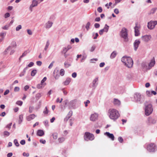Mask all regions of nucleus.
<instances>
[{
    "instance_id": "obj_1",
    "label": "nucleus",
    "mask_w": 157,
    "mask_h": 157,
    "mask_svg": "<svg viewBox=\"0 0 157 157\" xmlns=\"http://www.w3.org/2000/svg\"><path fill=\"white\" fill-rule=\"evenodd\" d=\"M121 61L124 65L128 68H130L132 67L133 63L131 57L124 56L122 58Z\"/></svg>"
},
{
    "instance_id": "obj_2",
    "label": "nucleus",
    "mask_w": 157,
    "mask_h": 157,
    "mask_svg": "<svg viewBox=\"0 0 157 157\" xmlns=\"http://www.w3.org/2000/svg\"><path fill=\"white\" fill-rule=\"evenodd\" d=\"M108 114L109 117L114 121L117 119L119 117L118 111L114 109H110L109 110Z\"/></svg>"
},
{
    "instance_id": "obj_3",
    "label": "nucleus",
    "mask_w": 157,
    "mask_h": 157,
    "mask_svg": "<svg viewBox=\"0 0 157 157\" xmlns=\"http://www.w3.org/2000/svg\"><path fill=\"white\" fill-rule=\"evenodd\" d=\"M132 100L135 102H139L140 103H142L143 101L141 95L140 94L137 93H135L134 94Z\"/></svg>"
},
{
    "instance_id": "obj_4",
    "label": "nucleus",
    "mask_w": 157,
    "mask_h": 157,
    "mask_svg": "<svg viewBox=\"0 0 157 157\" xmlns=\"http://www.w3.org/2000/svg\"><path fill=\"white\" fill-rule=\"evenodd\" d=\"M145 114L147 116H149L151 113L153 111V108L151 104H149L147 105L145 104Z\"/></svg>"
},
{
    "instance_id": "obj_5",
    "label": "nucleus",
    "mask_w": 157,
    "mask_h": 157,
    "mask_svg": "<svg viewBox=\"0 0 157 157\" xmlns=\"http://www.w3.org/2000/svg\"><path fill=\"white\" fill-rule=\"evenodd\" d=\"M145 146H146L147 150L150 152H154L156 150V146L154 143H151L147 145H145Z\"/></svg>"
},
{
    "instance_id": "obj_6",
    "label": "nucleus",
    "mask_w": 157,
    "mask_h": 157,
    "mask_svg": "<svg viewBox=\"0 0 157 157\" xmlns=\"http://www.w3.org/2000/svg\"><path fill=\"white\" fill-rule=\"evenodd\" d=\"M126 29L124 27L122 28L121 32V37L124 39V41H128V33Z\"/></svg>"
},
{
    "instance_id": "obj_7",
    "label": "nucleus",
    "mask_w": 157,
    "mask_h": 157,
    "mask_svg": "<svg viewBox=\"0 0 157 157\" xmlns=\"http://www.w3.org/2000/svg\"><path fill=\"white\" fill-rule=\"evenodd\" d=\"M94 138V137L93 134L89 132H86L84 135V139L85 140H92Z\"/></svg>"
},
{
    "instance_id": "obj_8",
    "label": "nucleus",
    "mask_w": 157,
    "mask_h": 157,
    "mask_svg": "<svg viewBox=\"0 0 157 157\" xmlns=\"http://www.w3.org/2000/svg\"><path fill=\"white\" fill-rule=\"evenodd\" d=\"M157 24V21H151L148 22L147 27L150 29H154L155 25Z\"/></svg>"
},
{
    "instance_id": "obj_9",
    "label": "nucleus",
    "mask_w": 157,
    "mask_h": 157,
    "mask_svg": "<svg viewBox=\"0 0 157 157\" xmlns=\"http://www.w3.org/2000/svg\"><path fill=\"white\" fill-rule=\"evenodd\" d=\"M76 101V100H73L70 101L68 104L69 109H75Z\"/></svg>"
},
{
    "instance_id": "obj_10",
    "label": "nucleus",
    "mask_w": 157,
    "mask_h": 157,
    "mask_svg": "<svg viewBox=\"0 0 157 157\" xmlns=\"http://www.w3.org/2000/svg\"><path fill=\"white\" fill-rule=\"evenodd\" d=\"M151 38V36L150 35H145L142 36L141 39L143 41L145 42H147L150 40Z\"/></svg>"
},
{
    "instance_id": "obj_11",
    "label": "nucleus",
    "mask_w": 157,
    "mask_h": 157,
    "mask_svg": "<svg viewBox=\"0 0 157 157\" xmlns=\"http://www.w3.org/2000/svg\"><path fill=\"white\" fill-rule=\"evenodd\" d=\"M140 42L138 40H136L133 44L134 47V50L135 51H136L139 45L140 44Z\"/></svg>"
},
{
    "instance_id": "obj_12",
    "label": "nucleus",
    "mask_w": 157,
    "mask_h": 157,
    "mask_svg": "<svg viewBox=\"0 0 157 157\" xmlns=\"http://www.w3.org/2000/svg\"><path fill=\"white\" fill-rule=\"evenodd\" d=\"M98 80V77H96L93 80L92 82V87L94 89H95L98 85L97 82Z\"/></svg>"
},
{
    "instance_id": "obj_13",
    "label": "nucleus",
    "mask_w": 157,
    "mask_h": 157,
    "mask_svg": "<svg viewBox=\"0 0 157 157\" xmlns=\"http://www.w3.org/2000/svg\"><path fill=\"white\" fill-rule=\"evenodd\" d=\"M104 135L107 136L108 138L111 139L112 140H114V136L113 134L110 133L108 132H106L104 133Z\"/></svg>"
},
{
    "instance_id": "obj_14",
    "label": "nucleus",
    "mask_w": 157,
    "mask_h": 157,
    "mask_svg": "<svg viewBox=\"0 0 157 157\" xmlns=\"http://www.w3.org/2000/svg\"><path fill=\"white\" fill-rule=\"evenodd\" d=\"M38 4V1L36 0H33L32 2V4L30 5L29 8L32 11V8L35 6H37Z\"/></svg>"
},
{
    "instance_id": "obj_15",
    "label": "nucleus",
    "mask_w": 157,
    "mask_h": 157,
    "mask_svg": "<svg viewBox=\"0 0 157 157\" xmlns=\"http://www.w3.org/2000/svg\"><path fill=\"white\" fill-rule=\"evenodd\" d=\"M98 117V116L97 113L92 114L90 117V120L92 121H95L97 119Z\"/></svg>"
},
{
    "instance_id": "obj_16",
    "label": "nucleus",
    "mask_w": 157,
    "mask_h": 157,
    "mask_svg": "<svg viewBox=\"0 0 157 157\" xmlns=\"http://www.w3.org/2000/svg\"><path fill=\"white\" fill-rule=\"evenodd\" d=\"M36 116L34 114H32L30 115L29 116H28L26 117V119L27 121H30L34 119Z\"/></svg>"
},
{
    "instance_id": "obj_17",
    "label": "nucleus",
    "mask_w": 157,
    "mask_h": 157,
    "mask_svg": "<svg viewBox=\"0 0 157 157\" xmlns=\"http://www.w3.org/2000/svg\"><path fill=\"white\" fill-rule=\"evenodd\" d=\"M136 26L134 27V29L135 30V36H138L139 35L140 33L139 32V31L138 30V27L137 26V24H136Z\"/></svg>"
},
{
    "instance_id": "obj_18",
    "label": "nucleus",
    "mask_w": 157,
    "mask_h": 157,
    "mask_svg": "<svg viewBox=\"0 0 157 157\" xmlns=\"http://www.w3.org/2000/svg\"><path fill=\"white\" fill-rule=\"evenodd\" d=\"M53 23L50 21H48L45 24V28L47 29L50 28L52 26Z\"/></svg>"
},
{
    "instance_id": "obj_19",
    "label": "nucleus",
    "mask_w": 157,
    "mask_h": 157,
    "mask_svg": "<svg viewBox=\"0 0 157 157\" xmlns=\"http://www.w3.org/2000/svg\"><path fill=\"white\" fill-rule=\"evenodd\" d=\"M113 103L114 105L118 106L120 105L121 102L119 100L117 99L114 98V99Z\"/></svg>"
},
{
    "instance_id": "obj_20",
    "label": "nucleus",
    "mask_w": 157,
    "mask_h": 157,
    "mask_svg": "<svg viewBox=\"0 0 157 157\" xmlns=\"http://www.w3.org/2000/svg\"><path fill=\"white\" fill-rule=\"evenodd\" d=\"M148 121L150 124H155L156 123V120L153 117H149L148 118Z\"/></svg>"
},
{
    "instance_id": "obj_21",
    "label": "nucleus",
    "mask_w": 157,
    "mask_h": 157,
    "mask_svg": "<svg viewBox=\"0 0 157 157\" xmlns=\"http://www.w3.org/2000/svg\"><path fill=\"white\" fill-rule=\"evenodd\" d=\"M17 46V44L16 42L14 41H12L10 44V45L9 47H10V49H12V48H16Z\"/></svg>"
},
{
    "instance_id": "obj_22",
    "label": "nucleus",
    "mask_w": 157,
    "mask_h": 157,
    "mask_svg": "<svg viewBox=\"0 0 157 157\" xmlns=\"http://www.w3.org/2000/svg\"><path fill=\"white\" fill-rule=\"evenodd\" d=\"M71 78H67L65 81L63 82L65 85H68L71 82Z\"/></svg>"
},
{
    "instance_id": "obj_23",
    "label": "nucleus",
    "mask_w": 157,
    "mask_h": 157,
    "mask_svg": "<svg viewBox=\"0 0 157 157\" xmlns=\"http://www.w3.org/2000/svg\"><path fill=\"white\" fill-rule=\"evenodd\" d=\"M155 63V62L154 60H151L149 64L148 69H150L152 67L154 66Z\"/></svg>"
},
{
    "instance_id": "obj_24",
    "label": "nucleus",
    "mask_w": 157,
    "mask_h": 157,
    "mask_svg": "<svg viewBox=\"0 0 157 157\" xmlns=\"http://www.w3.org/2000/svg\"><path fill=\"white\" fill-rule=\"evenodd\" d=\"M44 134V131L41 129L38 130L37 132V135L39 136H42Z\"/></svg>"
},
{
    "instance_id": "obj_25",
    "label": "nucleus",
    "mask_w": 157,
    "mask_h": 157,
    "mask_svg": "<svg viewBox=\"0 0 157 157\" xmlns=\"http://www.w3.org/2000/svg\"><path fill=\"white\" fill-rule=\"evenodd\" d=\"M23 115L21 114L19 115V120L18 121V123L19 124H20L23 121Z\"/></svg>"
},
{
    "instance_id": "obj_26",
    "label": "nucleus",
    "mask_w": 157,
    "mask_h": 157,
    "mask_svg": "<svg viewBox=\"0 0 157 157\" xmlns=\"http://www.w3.org/2000/svg\"><path fill=\"white\" fill-rule=\"evenodd\" d=\"M117 55V53L115 51L113 52L111 54L110 56V58L111 59H113Z\"/></svg>"
},
{
    "instance_id": "obj_27",
    "label": "nucleus",
    "mask_w": 157,
    "mask_h": 157,
    "mask_svg": "<svg viewBox=\"0 0 157 157\" xmlns=\"http://www.w3.org/2000/svg\"><path fill=\"white\" fill-rule=\"evenodd\" d=\"M45 85H44V84H43L42 83H41V82L40 84H39L37 85V88L38 89H40L42 88Z\"/></svg>"
},
{
    "instance_id": "obj_28",
    "label": "nucleus",
    "mask_w": 157,
    "mask_h": 157,
    "mask_svg": "<svg viewBox=\"0 0 157 157\" xmlns=\"http://www.w3.org/2000/svg\"><path fill=\"white\" fill-rule=\"evenodd\" d=\"M109 26L107 24H105L104 28L103 29L104 31L105 32H107L109 29Z\"/></svg>"
},
{
    "instance_id": "obj_29",
    "label": "nucleus",
    "mask_w": 157,
    "mask_h": 157,
    "mask_svg": "<svg viewBox=\"0 0 157 157\" xmlns=\"http://www.w3.org/2000/svg\"><path fill=\"white\" fill-rule=\"evenodd\" d=\"M68 101L67 100H65L63 101V102H64V104H65V105L63 107V106L61 107V109H62V110H64L65 109V108H66L65 105H67Z\"/></svg>"
},
{
    "instance_id": "obj_30",
    "label": "nucleus",
    "mask_w": 157,
    "mask_h": 157,
    "mask_svg": "<svg viewBox=\"0 0 157 157\" xmlns=\"http://www.w3.org/2000/svg\"><path fill=\"white\" fill-rule=\"evenodd\" d=\"M64 65L65 67L67 68H68L71 65V64L69 63L67 61H65L64 63Z\"/></svg>"
},
{
    "instance_id": "obj_31",
    "label": "nucleus",
    "mask_w": 157,
    "mask_h": 157,
    "mask_svg": "<svg viewBox=\"0 0 157 157\" xmlns=\"http://www.w3.org/2000/svg\"><path fill=\"white\" fill-rule=\"evenodd\" d=\"M13 142L14 144L17 147H18L19 146V144L17 140L16 139H15L14 140Z\"/></svg>"
},
{
    "instance_id": "obj_32",
    "label": "nucleus",
    "mask_w": 157,
    "mask_h": 157,
    "mask_svg": "<svg viewBox=\"0 0 157 157\" xmlns=\"http://www.w3.org/2000/svg\"><path fill=\"white\" fill-rule=\"evenodd\" d=\"M90 23L89 22H88L85 26V28L87 30H88L90 29Z\"/></svg>"
},
{
    "instance_id": "obj_33",
    "label": "nucleus",
    "mask_w": 157,
    "mask_h": 157,
    "mask_svg": "<svg viewBox=\"0 0 157 157\" xmlns=\"http://www.w3.org/2000/svg\"><path fill=\"white\" fill-rule=\"evenodd\" d=\"M3 134L4 135L6 136H8L10 135V133L7 131H4Z\"/></svg>"
},
{
    "instance_id": "obj_34",
    "label": "nucleus",
    "mask_w": 157,
    "mask_h": 157,
    "mask_svg": "<svg viewBox=\"0 0 157 157\" xmlns=\"http://www.w3.org/2000/svg\"><path fill=\"white\" fill-rule=\"evenodd\" d=\"M36 70H33L31 71V75L32 76H34L35 75L36 73Z\"/></svg>"
},
{
    "instance_id": "obj_35",
    "label": "nucleus",
    "mask_w": 157,
    "mask_h": 157,
    "mask_svg": "<svg viewBox=\"0 0 157 157\" xmlns=\"http://www.w3.org/2000/svg\"><path fill=\"white\" fill-rule=\"evenodd\" d=\"M64 70L63 69H62L60 71L59 74L61 76H63L64 75Z\"/></svg>"
},
{
    "instance_id": "obj_36",
    "label": "nucleus",
    "mask_w": 157,
    "mask_h": 157,
    "mask_svg": "<svg viewBox=\"0 0 157 157\" xmlns=\"http://www.w3.org/2000/svg\"><path fill=\"white\" fill-rule=\"evenodd\" d=\"M141 66L143 69H147V66L145 63H142Z\"/></svg>"
},
{
    "instance_id": "obj_37",
    "label": "nucleus",
    "mask_w": 157,
    "mask_h": 157,
    "mask_svg": "<svg viewBox=\"0 0 157 157\" xmlns=\"http://www.w3.org/2000/svg\"><path fill=\"white\" fill-rule=\"evenodd\" d=\"M65 140V138L64 137L59 138L58 139V141L59 143H62Z\"/></svg>"
},
{
    "instance_id": "obj_38",
    "label": "nucleus",
    "mask_w": 157,
    "mask_h": 157,
    "mask_svg": "<svg viewBox=\"0 0 157 157\" xmlns=\"http://www.w3.org/2000/svg\"><path fill=\"white\" fill-rule=\"evenodd\" d=\"M47 77H44L42 79V80L41 81V83L43 84L44 85H45L46 84L45 83H44V82H45L46 80H47Z\"/></svg>"
},
{
    "instance_id": "obj_39",
    "label": "nucleus",
    "mask_w": 157,
    "mask_h": 157,
    "mask_svg": "<svg viewBox=\"0 0 157 157\" xmlns=\"http://www.w3.org/2000/svg\"><path fill=\"white\" fill-rule=\"evenodd\" d=\"M127 77L128 79H130L132 78V74H128L127 76Z\"/></svg>"
},
{
    "instance_id": "obj_40",
    "label": "nucleus",
    "mask_w": 157,
    "mask_h": 157,
    "mask_svg": "<svg viewBox=\"0 0 157 157\" xmlns=\"http://www.w3.org/2000/svg\"><path fill=\"white\" fill-rule=\"evenodd\" d=\"M49 41L48 40L47 41V42H46V45H45L44 48V49L46 51L47 50L48 48V47L49 46Z\"/></svg>"
},
{
    "instance_id": "obj_41",
    "label": "nucleus",
    "mask_w": 157,
    "mask_h": 157,
    "mask_svg": "<svg viewBox=\"0 0 157 157\" xmlns=\"http://www.w3.org/2000/svg\"><path fill=\"white\" fill-rule=\"evenodd\" d=\"M48 111L47 107H46L44 110L43 113L45 114H47L48 113Z\"/></svg>"
},
{
    "instance_id": "obj_42",
    "label": "nucleus",
    "mask_w": 157,
    "mask_h": 157,
    "mask_svg": "<svg viewBox=\"0 0 157 157\" xmlns=\"http://www.w3.org/2000/svg\"><path fill=\"white\" fill-rule=\"evenodd\" d=\"M22 28L21 25H19L17 26L16 28V31H18L21 29Z\"/></svg>"
},
{
    "instance_id": "obj_43",
    "label": "nucleus",
    "mask_w": 157,
    "mask_h": 157,
    "mask_svg": "<svg viewBox=\"0 0 157 157\" xmlns=\"http://www.w3.org/2000/svg\"><path fill=\"white\" fill-rule=\"evenodd\" d=\"M29 52H28L27 51H25L22 54V55L21 56L20 58H22L23 57L25 56Z\"/></svg>"
},
{
    "instance_id": "obj_44",
    "label": "nucleus",
    "mask_w": 157,
    "mask_h": 157,
    "mask_svg": "<svg viewBox=\"0 0 157 157\" xmlns=\"http://www.w3.org/2000/svg\"><path fill=\"white\" fill-rule=\"evenodd\" d=\"M16 104L18 105L21 106L22 105L23 102L21 101H18L16 102Z\"/></svg>"
},
{
    "instance_id": "obj_45",
    "label": "nucleus",
    "mask_w": 157,
    "mask_h": 157,
    "mask_svg": "<svg viewBox=\"0 0 157 157\" xmlns=\"http://www.w3.org/2000/svg\"><path fill=\"white\" fill-rule=\"evenodd\" d=\"M52 136L53 138L54 139H56L57 138L58 135L57 134V133H54L52 134Z\"/></svg>"
},
{
    "instance_id": "obj_46",
    "label": "nucleus",
    "mask_w": 157,
    "mask_h": 157,
    "mask_svg": "<svg viewBox=\"0 0 157 157\" xmlns=\"http://www.w3.org/2000/svg\"><path fill=\"white\" fill-rule=\"evenodd\" d=\"M54 76L56 79H58L59 78V75L57 73L56 74L54 75Z\"/></svg>"
},
{
    "instance_id": "obj_47",
    "label": "nucleus",
    "mask_w": 157,
    "mask_h": 157,
    "mask_svg": "<svg viewBox=\"0 0 157 157\" xmlns=\"http://www.w3.org/2000/svg\"><path fill=\"white\" fill-rule=\"evenodd\" d=\"M43 123L44 125L46 126H48V122L47 120H46L43 122Z\"/></svg>"
},
{
    "instance_id": "obj_48",
    "label": "nucleus",
    "mask_w": 157,
    "mask_h": 157,
    "mask_svg": "<svg viewBox=\"0 0 157 157\" xmlns=\"http://www.w3.org/2000/svg\"><path fill=\"white\" fill-rule=\"evenodd\" d=\"M156 9H157L155 8H152L151 11V13H154L155 12Z\"/></svg>"
},
{
    "instance_id": "obj_49",
    "label": "nucleus",
    "mask_w": 157,
    "mask_h": 157,
    "mask_svg": "<svg viewBox=\"0 0 157 157\" xmlns=\"http://www.w3.org/2000/svg\"><path fill=\"white\" fill-rule=\"evenodd\" d=\"M41 96V93H38L36 94V97L39 99Z\"/></svg>"
},
{
    "instance_id": "obj_50",
    "label": "nucleus",
    "mask_w": 157,
    "mask_h": 157,
    "mask_svg": "<svg viewBox=\"0 0 157 157\" xmlns=\"http://www.w3.org/2000/svg\"><path fill=\"white\" fill-rule=\"evenodd\" d=\"M146 94L148 96L150 97L152 95V93L149 91H146Z\"/></svg>"
},
{
    "instance_id": "obj_51",
    "label": "nucleus",
    "mask_w": 157,
    "mask_h": 157,
    "mask_svg": "<svg viewBox=\"0 0 157 157\" xmlns=\"http://www.w3.org/2000/svg\"><path fill=\"white\" fill-rule=\"evenodd\" d=\"M118 140L121 143H122L123 141V139L121 137H119L118 138Z\"/></svg>"
},
{
    "instance_id": "obj_52",
    "label": "nucleus",
    "mask_w": 157,
    "mask_h": 157,
    "mask_svg": "<svg viewBox=\"0 0 157 157\" xmlns=\"http://www.w3.org/2000/svg\"><path fill=\"white\" fill-rule=\"evenodd\" d=\"M86 56H83L82 57V58L81 59V62H83L86 59Z\"/></svg>"
},
{
    "instance_id": "obj_53",
    "label": "nucleus",
    "mask_w": 157,
    "mask_h": 157,
    "mask_svg": "<svg viewBox=\"0 0 157 157\" xmlns=\"http://www.w3.org/2000/svg\"><path fill=\"white\" fill-rule=\"evenodd\" d=\"M6 33H0V36L2 37H4L6 36Z\"/></svg>"
},
{
    "instance_id": "obj_54",
    "label": "nucleus",
    "mask_w": 157,
    "mask_h": 157,
    "mask_svg": "<svg viewBox=\"0 0 157 157\" xmlns=\"http://www.w3.org/2000/svg\"><path fill=\"white\" fill-rule=\"evenodd\" d=\"M34 109V108L33 107L30 106L29 108V112L30 113H32L33 112V111Z\"/></svg>"
},
{
    "instance_id": "obj_55",
    "label": "nucleus",
    "mask_w": 157,
    "mask_h": 157,
    "mask_svg": "<svg viewBox=\"0 0 157 157\" xmlns=\"http://www.w3.org/2000/svg\"><path fill=\"white\" fill-rule=\"evenodd\" d=\"M94 26L96 28H99L100 26V25L99 24L96 23L94 25Z\"/></svg>"
},
{
    "instance_id": "obj_56",
    "label": "nucleus",
    "mask_w": 157,
    "mask_h": 157,
    "mask_svg": "<svg viewBox=\"0 0 157 157\" xmlns=\"http://www.w3.org/2000/svg\"><path fill=\"white\" fill-rule=\"evenodd\" d=\"M20 90V88L19 87L16 86L15 87L14 91L15 92H18Z\"/></svg>"
},
{
    "instance_id": "obj_57",
    "label": "nucleus",
    "mask_w": 157,
    "mask_h": 157,
    "mask_svg": "<svg viewBox=\"0 0 157 157\" xmlns=\"http://www.w3.org/2000/svg\"><path fill=\"white\" fill-rule=\"evenodd\" d=\"M97 10L99 13H101L102 11V9L101 7H99L98 8Z\"/></svg>"
},
{
    "instance_id": "obj_58",
    "label": "nucleus",
    "mask_w": 157,
    "mask_h": 157,
    "mask_svg": "<svg viewBox=\"0 0 157 157\" xmlns=\"http://www.w3.org/2000/svg\"><path fill=\"white\" fill-rule=\"evenodd\" d=\"M12 123H11L8 124L6 126V128L10 129L11 128V126L12 125Z\"/></svg>"
},
{
    "instance_id": "obj_59",
    "label": "nucleus",
    "mask_w": 157,
    "mask_h": 157,
    "mask_svg": "<svg viewBox=\"0 0 157 157\" xmlns=\"http://www.w3.org/2000/svg\"><path fill=\"white\" fill-rule=\"evenodd\" d=\"M55 18V16L54 15H52L50 17V19L51 20H53Z\"/></svg>"
},
{
    "instance_id": "obj_60",
    "label": "nucleus",
    "mask_w": 157,
    "mask_h": 157,
    "mask_svg": "<svg viewBox=\"0 0 157 157\" xmlns=\"http://www.w3.org/2000/svg\"><path fill=\"white\" fill-rule=\"evenodd\" d=\"M10 16V14L9 13H6L5 14L4 17L5 18H6L8 17H9Z\"/></svg>"
},
{
    "instance_id": "obj_61",
    "label": "nucleus",
    "mask_w": 157,
    "mask_h": 157,
    "mask_svg": "<svg viewBox=\"0 0 157 157\" xmlns=\"http://www.w3.org/2000/svg\"><path fill=\"white\" fill-rule=\"evenodd\" d=\"M9 26L8 25H6L2 27V29L4 30H7L8 29Z\"/></svg>"
},
{
    "instance_id": "obj_62",
    "label": "nucleus",
    "mask_w": 157,
    "mask_h": 157,
    "mask_svg": "<svg viewBox=\"0 0 157 157\" xmlns=\"http://www.w3.org/2000/svg\"><path fill=\"white\" fill-rule=\"evenodd\" d=\"M72 115V111H70L68 113V114L67 115V116H68V117H70Z\"/></svg>"
},
{
    "instance_id": "obj_63",
    "label": "nucleus",
    "mask_w": 157,
    "mask_h": 157,
    "mask_svg": "<svg viewBox=\"0 0 157 157\" xmlns=\"http://www.w3.org/2000/svg\"><path fill=\"white\" fill-rule=\"evenodd\" d=\"M20 143L22 145H24L25 144V141L24 140H22L20 141Z\"/></svg>"
},
{
    "instance_id": "obj_64",
    "label": "nucleus",
    "mask_w": 157,
    "mask_h": 157,
    "mask_svg": "<svg viewBox=\"0 0 157 157\" xmlns=\"http://www.w3.org/2000/svg\"><path fill=\"white\" fill-rule=\"evenodd\" d=\"M28 33L29 35H32V32L30 29H27V30Z\"/></svg>"
}]
</instances>
